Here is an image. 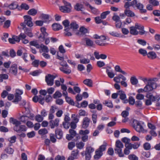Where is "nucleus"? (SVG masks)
Segmentation results:
<instances>
[{
	"label": "nucleus",
	"instance_id": "obj_1",
	"mask_svg": "<svg viewBox=\"0 0 160 160\" xmlns=\"http://www.w3.org/2000/svg\"><path fill=\"white\" fill-rule=\"evenodd\" d=\"M133 127L135 130L139 132L143 133L145 131L144 129V124L136 120H134L133 123Z\"/></svg>",
	"mask_w": 160,
	"mask_h": 160
},
{
	"label": "nucleus",
	"instance_id": "obj_2",
	"mask_svg": "<svg viewBox=\"0 0 160 160\" xmlns=\"http://www.w3.org/2000/svg\"><path fill=\"white\" fill-rule=\"evenodd\" d=\"M64 6H60L59 7L60 11L64 13H68L71 12L72 8L71 4L65 0L63 1Z\"/></svg>",
	"mask_w": 160,
	"mask_h": 160
},
{
	"label": "nucleus",
	"instance_id": "obj_3",
	"mask_svg": "<svg viewBox=\"0 0 160 160\" xmlns=\"http://www.w3.org/2000/svg\"><path fill=\"white\" fill-rule=\"evenodd\" d=\"M132 6L133 7H136L139 9L141 13H144L146 12L147 10L146 9H143V5L142 3H140L138 0H134L131 2Z\"/></svg>",
	"mask_w": 160,
	"mask_h": 160
},
{
	"label": "nucleus",
	"instance_id": "obj_4",
	"mask_svg": "<svg viewBox=\"0 0 160 160\" xmlns=\"http://www.w3.org/2000/svg\"><path fill=\"white\" fill-rule=\"evenodd\" d=\"M34 115L33 113H29L25 115H22L20 117L21 122L23 123H26L29 119L33 120L34 119Z\"/></svg>",
	"mask_w": 160,
	"mask_h": 160
},
{
	"label": "nucleus",
	"instance_id": "obj_5",
	"mask_svg": "<svg viewBox=\"0 0 160 160\" xmlns=\"http://www.w3.org/2000/svg\"><path fill=\"white\" fill-rule=\"evenodd\" d=\"M56 77L51 74H48L45 76V80L48 85L52 86L54 84V80Z\"/></svg>",
	"mask_w": 160,
	"mask_h": 160
},
{
	"label": "nucleus",
	"instance_id": "obj_6",
	"mask_svg": "<svg viewBox=\"0 0 160 160\" xmlns=\"http://www.w3.org/2000/svg\"><path fill=\"white\" fill-rule=\"evenodd\" d=\"M157 87V84L156 83L151 82L148 83L145 86L144 90L146 92H149L152 91L155 89Z\"/></svg>",
	"mask_w": 160,
	"mask_h": 160
},
{
	"label": "nucleus",
	"instance_id": "obj_7",
	"mask_svg": "<svg viewBox=\"0 0 160 160\" xmlns=\"http://www.w3.org/2000/svg\"><path fill=\"white\" fill-rule=\"evenodd\" d=\"M60 64L62 66L59 68L61 71L66 74H69L71 72V70L69 68L68 66L67 63L63 64L62 62H60Z\"/></svg>",
	"mask_w": 160,
	"mask_h": 160
},
{
	"label": "nucleus",
	"instance_id": "obj_8",
	"mask_svg": "<svg viewBox=\"0 0 160 160\" xmlns=\"http://www.w3.org/2000/svg\"><path fill=\"white\" fill-rule=\"evenodd\" d=\"M41 31L42 33L38 37V38L40 41L43 42L44 41L45 37H47L48 34L46 32V28L44 27L41 28Z\"/></svg>",
	"mask_w": 160,
	"mask_h": 160
},
{
	"label": "nucleus",
	"instance_id": "obj_9",
	"mask_svg": "<svg viewBox=\"0 0 160 160\" xmlns=\"http://www.w3.org/2000/svg\"><path fill=\"white\" fill-rule=\"evenodd\" d=\"M24 19V23L28 26L31 27L33 26V23L32 21L31 17L28 15H25L23 17Z\"/></svg>",
	"mask_w": 160,
	"mask_h": 160
},
{
	"label": "nucleus",
	"instance_id": "obj_10",
	"mask_svg": "<svg viewBox=\"0 0 160 160\" xmlns=\"http://www.w3.org/2000/svg\"><path fill=\"white\" fill-rule=\"evenodd\" d=\"M88 32V30L86 28L84 27H82L80 28L79 31L75 32V34L77 35L81 36Z\"/></svg>",
	"mask_w": 160,
	"mask_h": 160
},
{
	"label": "nucleus",
	"instance_id": "obj_11",
	"mask_svg": "<svg viewBox=\"0 0 160 160\" xmlns=\"http://www.w3.org/2000/svg\"><path fill=\"white\" fill-rule=\"evenodd\" d=\"M60 119L56 118L54 120H51L49 121V124L51 128H54L55 127L58 126L59 124Z\"/></svg>",
	"mask_w": 160,
	"mask_h": 160
},
{
	"label": "nucleus",
	"instance_id": "obj_12",
	"mask_svg": "<svg viewBox=\"0 0 160 160\" xmlns=\"http://www.w3.org/2000/svg\"><path fill=\"white\" fill-rule=\"evenodd\" d=\"M135 26L136 27L137 29H138L140 30L139 32V34H140L142 35L145 34L146 32L144 30V27L143 26L140 24L136 23L135 24Z\"/></svg>",
	"mask_w": 160,
	"mask_h": 160
},
{
	"label": "nucleus",
	"instance_id": "obj_13",
	"mask_svg": "<svg viewBox=\"0 0 160 160\" xmlns=\"http://www.w3.org/2000/svg\"><path fill=\"white\" fill-rule=\"evenodd\" d=\"M10 72L12 75L16 76L18 72L17 66L16 65H12L10 68Z\"/></svg>",
	"mask_w": 160,
	"mask_h": 160
},
{
	"label": "nucleus",
	"instance_id": "obj_14",
	"mask_svg": "<svg viewBox=\"0 0 160 160\" xmlns=\"http://www.w3.org/2000/svg\"><path fill=\"white\" fill-rule=\"evenodd\" d=\"M146 97L147 98L150 99L152 101H154L156 100L158 101L160 99V98L159 96H153L152 94L150 93L147 94Z\"/></svg>",
	"mask_w": 160,
	"mask_h": 160
},
{
	"label": "nucleus",
	"instance_id": "obj_15",
	"mask_svg": "<svg viewBox=\"0 0 160 160\" xmlns=\"http://www.w3.org/2000/svg\"><path fill=\"white\" fill-rule=\"evenodd\" d=\"M90 120L87 117H85L83 120L82 127L83 128L86 129L89 126Z\"/></svg>",
	"mask_w": 160,
	"mask_h": 160
},
{
	"label": "nucleus",
	"instance_id": "obj_16",
	"mask_svg": "<svg viewBox=\"0 0 160 160\" xmlns=\"http://www.w3.org/2000/svg\"><path fill=\"white\" fill-rule=\"evenodd\" d=\"M74 9L77 11H81L82 13H85L83 11V10L84 9V6L81 3H76L74 6Z\"/></svg>",
	"mask_w": 160,
	"mask_h": 160
},
{
	"label": "nucleus",
	"instance_id": "obj_17",
	"mask_svg": "<svg viewBox=\"0 0 160 160\" xmlns=\"http://www.w3.org/2000/svg\"><path fill=\"white\" fill-rule=\"evenodd\" d=\"M55 132L56 137L57 139H61L62 138L63 132L61 129L58 128H56Z\"/></svg>",
	"mask_w": 160,
	"mask_h": 160
},
{
	"label": "nucleus",
	"instance_id": "obj_18",
	"mask_svg": "<svg viewBox=\"0 0 160 160\" xmlns=\"http://www.w3.org/2000/svg\"><path fill=\"white\" fill-rule=\"evenodd\" d=\"M20 41L19 38L16 36H13L12 38L8 39V41L11 44H14L16 42H19Z\"/></svg>",
	"mask_w": 160,
	"mask_h": 160
},
{
	"label": "nucleus",
	"instance_id": "obj_19",
	"mask_svg": "<svg viewBox=\"0 0 160 160\" xmlns=\"http://www.w3.org/2000/svg\"><path fill=\"white\" fill-rule=\"evenodd\" d=\"M130 33L132 35H136L139 33V32L137 30V29L135 26L131 27L130 28Z\"/></svg>",
	"mask_w": 160,
	"mask_h": 160
},
{
	"label": "nucleus",
	"instance_id": "obj_20",
	"mask_svg": "<svg viewBox=\"0 0 160 160\" xmlns=\"http://www.w3.org/2000/svg\"><path fill=\"white\" fill-rule=\"evenodd\" d=\"M116 153H117L119 157H123L124 156V154L123 153L122 150V148H118L116 147L114 149Z\"/></svg>",
	"mask_w": 160,
	"mask_h": 160
},
{
	"label": "nucleus",
	"instance_id": "obj_21",
	"mask_svg": "<svg viewBox=\"0 0 160 160\" xmlns=\"http://www.w3.org/2000/svg\"><path fill=\"white\" fill-rule=\"evenodd\" d=\"M10 122L15 125V126H19L21 124L20 121L13 118H10L9 119Z\"/></svg>",
	"mask_w": 160,
	"mask_h": 160
},
{
	"label": "nucleus",
	"instance_id": "obj_22",
	"mask_svg": "<svg viewBox=\"0 0 160 160\" xmlns=\"http://www.w3.org/2000/svg\"><path fill=\"white\" fill-rule=\"evenodd\" d=\"M124 12L126 15L128 17H132L135 16L134 13L129 9H125Z\"/></svg>",
	"mask_w": 160,
	"mask_h": 160
},
{
	"label": "nucleus",
	"instance_id": "obj_23",
	"mask_svg": "<svg viewBox=\"0 0 160 160\" xmlns=\"http://www.w3.org/2000/svg\"><path fill=\"white\" fill-rule=\"evenodd\" d=\"M95 155L94 156V158L96 160H98L103 155L102 152L97 149L95 151Z\"/></svg>",
	"mask_w": 160,
	"mask_h": 160
},
{
	"label": "nucleus",
	"instance_id": "obj_24",
	"mask_svg": "<svg viewBox=\"0 0 160 160\" xmlns=\"http://www.w3.org/2000/svg\"><path fill=\"white\" fill-rule=\"evenodd\" d=\"M138 79L143 81L145 83L148 84L151 82V79L150 78L140 76L138 77Z\"/></svg>",
	"mask_w": 160,
	"mask_h": 160
},
{
	"label": "nucleus",
	"instance_id": "obj_25",
	"mask_svg": "<svg viewBox=\"0 0 160 160\" xmlns=\"http://www.w3.org/2000/svg\"><path fill=\"white\" fill-rule=\"evenodd\" d=\"M148 57L151 59H154L157 57V55L156 53L153 51L149 52L147 54Z\"/></svg>",
	"mask_w": 160,
	"mask_h": 160
},
{
	"label": "nucleus",
	"instance_id": "obj_26",
	"mask_svg": "<svg viewBox=\"0 0 160 160\" xmlns=\"http://www.w3.org/2000/svg\"><path fill=\"white\" fill-rule=\"evenodd\" d=\"M8 7L10 9H14L17 8L18 10L19 6L17 2H13L10 4Z\"/></svg>",
	"mask_w": 160,
	"mask_h": 160
},
{
	"label": "nucleus",
	"instance_id": "obj_27",
	"mask_svg": "<svg viewBox=\"0 0 160 160\" xmlns=\"http://www.w3.org/2000/svg\"><path fill=\"white\" fill-rule=\"evenodd\" d=\"M109 34L112 36L119 38H123L124 36L121 33H118V32L115 31H111L109 32Z\"/></svg>",
	"mask_w": 160,
	"mask_h": 160
},
{
	"label": "nucleus",
	"instance_id": "obj_28",
	"mask_svg": "<svg viewBox=\"0 0 160 160\" xmlns=\"http://www.w3.org/2000/svg\"><path fill=\"white\" fill-rule=\"evenodd\" d=\"M53 29L54 31H58L62 29V26L59 24L54 23L52 25Z\"/></svg>",
	"mask_w": 160,
	"mask_h": 160
},
{
	"label": "nucleus",
	"instance_id": "obj_29",
	"mask_svg": "<svg viewBox=\"0 0 160 160\" xmlns=\"http://www.w3.org/2000/svg\"><path fill=\"white\" fill-rule=\"evenodd\" d=\"M71 119L72 121V122L78 123L79 121V117L78 114H72L71 115Z\"/></svg>",
	"mask_w": 160,
	"mask_h": 160
},
{
	"label": "nucleus",
	"instance_id": "obj_30",
	"mask_svg": "<svg viewBox=\"0 0 160 160\" xmlns=\"http://www.w3.org/2000/svg\"><path fill=\"white\" fill-rule=\"evenodd\" d=\"M40 48L41 49V51H40V52L48 53L49 52V50L48 47L43 44H41L40 46Z\"/></svg>",
	"mask_w": 160,
	"mask_h": 160
},
{
	"label": "nucleus",
	"instance_id": "obj_31",
	"mask_svg": "<svg viewBox=\"0 0 160 160\" xmlns=\"http://www.w3.org/2000/svg\"><path fill=\"white\" fill-rule=\"evenodd\" d=\"M71 156H72V157L74 159H77L79 156L78 150L76 149L72 151L71 153Z\"/></svg>",
	"mask_w": 160,
	"mask_h": 160
},
{
	"label": "nucleus",
	"instance_id": "obj_32",
	"mask_svg": "<svg viewBox=\"0 0 160 160\" xmlns=\"http://www.w3.org/2000/svg\"><path fill=\"white\" fill-rule=\"evenodd\" d=\"M29 8V6L26 3H22L20 6L18 8V10H21L22 9H24L26 10H28Z\"/></svg>",
	"mask_w": 160,
	"mask_h": 160
},
{
	"label": "nucleus",
	"instance_id": "obj_33",
	"mask_svg": "<svg viewBox=\"0 0 160 160\" xmlns=\"http://www.w3.org/2000/svg\"><path fill=\"white\" fill-rule=\"evenodd\" d=\"M130 81L131 83L133 85L137 84L138 82V79L135 76H132L131 78Z\"/></svg>",
	"mask_w": 160,
	"mask_h": 160
},
{
	"label": "nucleus",
	"instance_id": "obj_34",
	"mask_svg": "<svg viewBox=\"0 0 160 160\" xmlns=\"http://www.w3.org/2000/svg\"><path fill=\"white\" fill-rule=\"evenodd\" d=\"M4 151L8 154H12L14 152V149L12 148L8 147H6L4 150Z\"/></svg>",
	"mask_w": 160,
	"mask_h": 160
},
{
	"label": "nucleus",
	"instance_id": "obj_35",
	"mask_svg": "<svg viewBox=\"0 0 160 160\" xmlns=\"http://www.w3.org/2000/svg\"><path fill=\"white\" fill-rule=\"evenodd\" d=\"M103 104L109 108H112L113 107L112 102L110 100H105L103 102Z\"/></svg>",
	"mask_w": 160,
	"mask_h": 160
},
{
	"label": "nucleus",
	"instance_id": "obj_36",
	"mask_svg": "<svg viewBox=\"0 0 160 160\" xmlns=\"http://www.w3.org/2000/svg\"><path fill=\"white\" fill-rule=\"evenodd\" d=\"M63 96L65 97L66 102L71 105H74V102L73 101L70 97H68V95Z\"/></svg>",
	"mask_w": 160,
	"mask_h": 160
},
{
	"label": "nucleus",
	"instance_id": "obj_37",
	"mask_svg": "<svg viewBox=\"0 0 160 160\" xmlns=\"http://www.w3.org/2000/svg\"><path fill=\"white\" fill-rule=\"evenodd\" d=\"M135 106L138 108L139 109H143L142 108V102L140 100H137L135 102Z\"/></svg>",
	"mask_w": 160,
	"mask_h": 160
},
{
	"label": "nucleus",
	"instance_id": "obj_38",
	"mask_svg": "<svg viewBox=\"0 0 160 160\" xmlns=\"http://www.w3.org/2000/svg\"><path fill=\"white\" fill-rule=\"evenodd\" d=\"M118 94L120 96V98L122 100H124L126 98V96L124 92L120 90L118 92Z\"/></svg>",
	"mask_w": 160,
	"mask_h": 160
},
{
	"label": "nucleus",
	"instance_id": "obj_39",
	"mask_svg": "<svg viewBox=\"0 0 160 160\" xmlns=\"http://www.w3.org/2000/svg\"><path fill=\"white\" fill-rule=\"evenodd\" d=\"M83 83L88 86L91 87L92 86V81L90 79H86L83 81Z\"/></svg>",
	"mask_w": 160,
	"mask_h": 160
},
{
	"label": "nucleus",
	"instance_id": "obj_40",
	"mask_svg": "<svg viewBox=\"0 0 160 160\" xmlns=\"http://www.w3.org/2000/svg\"><path fill=\"white\" fill-rule=\"evenodd\" d=\"M89 8L91 9L92 12L94 14H98L100 13V12L96 8L92 7L89 4H88Z\"/></svg>",
	"mask_w": 160,
	"mask_h": 160
},
{
	"label": "nucleus",
	"instance_id": "obj_41",
	"mask_svg": "<svg viewBox=\"0 0 160 160\" xmlns=\"http://www.w3.org/2000/svg\"><path fill=\"white\" fill-rule=\"evenodd\" d=\"M37 10L34 9L32 8L30 9L28 11V13L29 15L33 16H35L37 13Z\"/></svg>",
	"mask_w": 160,
	"mask_h": 160
},
{
	"label": "nucleus",
	"instance_id": "obj_42",
	"mask_svg": "<svg viewBox=\"0 0 160 160\" xmlns=\"http://www.w3.org/2000/svg\"><path fill=\"white\" fill-rule=\"evenodd\" d=\"M61 88L63 90L62 92V95H68V93L67 92V86L65 84H61Z\"/></svg>",
	"mask_w": 160,
	"mask_h": 160
},
{
	"label": "nucleus",
	"instance_id": "obj_43",
	"mask_svg": "<svg viewBox=\"0 0 160 160\" xmlns=\"http://www.w3.org/2000/svg\"><path fill=\"white\" fill-rule=\"evenodd\" d=\"M70 27L71 29H72L73 30L76 31V30L78 29V25L75 22H72L70 24Z\"/></svg>",
	"mask_w": 160,
	"mask_h": 160
},
{
	"label": "nucleus",
	"instance_id": "obj_44",
	"mask_svg": "<svg viewBox=\"0 0 160 160\" xmlns=\"http://www.w3.org/2000/svg\"><path fill=\"white\" fill-rule=\"evenodd\" d=\"M85 145V143L82 142H77L76 144L77 148L80 149H82Z\"/></svg>",
	"mask_w": 160,
	"mask_h": 160
},
{
	"label": "nucleus",
	"instance_id": "obj_45",
	"mask_svg": "<svg viewBox=\"0 0 160 160\" xmlns=\"http://www.w3.org/2000/svg\"><path fill=\"white\" fill-rule=\"evenodd\" d=\"M106 72L108 76L110 78H112L115 75L114 73L112 71H110L108 69H106Z\"/></svg>",
	"mask_w": 160,
	"mask_h": 160
},
{
	"label": "nucleus",
	"instance_id": "obj_46",
	"mask_svg": "<svg viewBox=\"0 0 160 160\" xmlns=\"http://www.w3.org/2000/svg\"><path fill=\"white\" fill-rule=\"evenodd\" d=\"M107 146V143L105 142H104V144L100 146L99 148L97 150H99L101 152L104 151L106 149V146Z\"/></svg>",
	"mask_w": 160,
	"mask_h": 160
},
{
	"label": "nucleus",
	"instance_id": "obj_47",
	"mask_svg": "<svg viewBox=\"0 0 160 160\" xmlns=\"http://www.w3.org/2000/svg\"><path fill=\"white\" fill-rule=\"evenodd\" d=\"M149 2L153 6H158L159 5V2L157 0H149Z\"/></svg>",
	"mask_w": 160,
	"mask_h": 160
},
{
	"label": "nucleus",
	"instance_id": "obj_48",
	"mask_svg": "<svg viewBox=\"0 0 160 160\" xmlns=\"http://www.w3.org/2000/svg\"><path fill=\"white\" fill-rule=\"evenodd\" d=\"M29 43L30 45L34 46L38 48H40V46L36 40L31 41Z\"/></svg>",
	"mask_w": 160,
	"mask_h": 160
},
{
	"label": "nucleus",
	"instance_id": "obj_49",
	"mask_svg": "<svg viewBox=\"0 0 160 160\" xmlns=\"http://www.w3.org/2000/svg\"><path fill=\"white\" fill-rule=\"evenodd\" d=\"M0 82H2L3 79H7L8 78V76L6 74H1L0 75Z\"/></svg>",
	"mask_w": 160,
	"mask_h": 160
},
{
	"label": "nucleus",
	"instance_id": "obj_50",
	"mask_svg": "<svg viewBox=\"0 0 160 160\" xmlns=\"http://www.w3.org/2000/svg\"><path fill=\"white\" fill-rule=\"evenodd\" d=\"M15 98L13 101L14 102H17L20 101L22 99L21 96L20 95L14 94Z\"/></svg>",
	"mask_w": 160,
	"mask_h": 160
},
{
	"label": "nucleus",
	"instance_id": "obj_51",
	"mask_svg": "<svg viewBox=\"0 0 160 160\" xmlns=\"http://www.w3.org/2000/svg\"><path fill=\"white\" fill-rule=\"evenodd\" d=\"M94 150V148L89 146L86 148L85 152L91 154V153L93 152Z\"/></svg>",
	"mask_w": 160,
	"mask_h": 160
},
{
	"label": "nucleus",
	"instance_id": "obj_52",
	"mask_svg": "<svg viewBox=\"0 0 160 160\" xmlns=\"http://www.w3.org/2000/svg\"><path fill=\"white\" fill-rule=\"evenodd\" d=\"M35 120L38 122H42L43 119V117L39 114L36 115L35 117Z\"/></svg>",
	"mask_w": 160,
	"mask_h": 160
},
{
	"label": "nucleus",
	"instance_id": "obj_53",
	"mask_svg": "<svg viewBox=\"0 0 160 160\" xmlns=\"http://www.w3.org/2000/svg\"><path fill=\"white\" fill-rule=\"evenodd\" d=\"M115 147L122 148H123V145L121 141L119 140H118L116 142Z\"/></svg>",
	"mask_w": 160,
	"mask_h": 160
},
{
	"label": "nucleus",
	"instance_id": "obj_54",
	"mask_svg": "<svg viewBox=\"0 0 160 160\" xmlns=\"http://www.w3.org/2000/svg\"><path fill=\"white\" fill-rule=\"evenodd\" d=\"M48 131L46 128L41 129L38 131V133L39 134L43 135L48 133Z\"/></svg>",
	"mask_w": 160,
	"mask_h": 160
},
{
	"label": "nucleus",
	"instance_id": "obj_55",
	"mask_svg": "<svg viewBox=\"0 0 160 160\" xmlns=\"http://www.w3.org/2000/svg\"><path fill=\"white\" fill-rule=\"evenodd\" d=\"M62 93L59 91H57L53 95V97L54 98H57L61 97Z\"/></svg>",
	"mask_w": 160,
	"mask_h": 160
},
{
	"label": "nucleus",
	"instance_id": "obj_56",
	"mask_svg": "<svg viewBox=\"0 0 160 160\" xmlns=\"http://www.w3.org/2000/svg\"><path fill=\"white\" fill-rule=\"evenodd\" d=\"M41 72V70H36L31 72L30 74L33 76H36L38 75Z\"/></svg>",
	"mask_w": 160,
	"mask_h": 160
},
{
	"label": "nucleus",
	"instance_id": "obj_57",
	"mask_svg": "<svg viewBox=\"0 0 160 160\" xmlns=\"http://www.w3.org/2000/svg\"><path fill=\"white\" fill-rule=\"evenodd\" d=\"M89 132V131L88 130L86 129L85 130H80L79 132V133L81 135H85L88 134Z\"/></svg>",
	"mask_w": 160,
	"mask_h": 160
},
{
	"label": "nucleus",
	"instance_id": "obj_58",
	"mask_svg": "<svg viewBox=\"0 0 160 160\" xmlns=\"http://www.w3.org/2000/svg\"><path fill=\"white\" fill-rule=\"evenodd\" d=\"M75 146V144L74 142H70L68 143V148L69 150H72Z\"/></svg>",
	"mask_w": 160,
	"mask_h": 160
},
{
	"label": "nucleus",
	"instance_id": "obj_59",
	"mask_svg": "<svg viewBox=\"0 0 160 160\" xmlns=\"http://www.w3.org/2000/svg\"><path fill=\"white\" fill-rule=\"evenodd\" d=\"M128 158L130 160H138V157L135 155L132 154L128 156Z\"/></svg>",
	"mask_w": 160,
	"mask_h": 160
},
{
	"label": "nucleus",
	"instance_id": "obj_60",
	"mask_svg": "<svg viewBox=\"0 0 160 160\" xmlns=\"http://www.w3.org/2000/svg\"><path fill=\"white\" fill-rule=\"evenodd\" d=\"M110 13V11H107L102 13L101 14V17L102 19H104L106 17V16Z\"/></svg>",
	"mask_w": 160,
	"mask_h": 160
},
{
	"label": "nucleus",
	"instance_id": "obj_61",
	"mask_svg": "<svg viewBox=\"0 0 160 160\" xmlns=\"http://www.w3.org/2000/svg\"><path fill=\"white\" fill-rule=\"evenodd\" d=\"M128 102L130 104L133 105L135 103V100L132 97L130 96L129 98Z\"/></svg>",
	"mask_w": 160,
	"mask_h": 160
},
{
	"label": "nucleus",
	"instance_id": "obj_62",
	"mask_svg": "<svg viewBox=\"0 0 160 160\" xmlns=\"http://www.w3.org/2000/svg\"><path fill=\"white\" fill-rule=\"evenodd\" d=\"M25 33L30 37H32L33 35L30 30L26 29L25 30Z\"/></svg>",
	"mask_w": 160,
	"mask_h": 160
},
{
	"label": "nucleus",
	"instance_id": "obj_63",
	"mask_svg": "<svg viewBox=\"0 0 160 160\" xmlns=\"http://www.w3.org/2000/svg\"><path fill=\"white\" fill-rule=\"evenodd\" d=\"M58 50L59 52L62 54L65 53L66 51L64 49L63 46L62 45H60L58 47Z\"/></svg>",
	"mask_w": 160,
	"mask_h": 160
},
{
	"label": "nucleus",
	"instance_id": "obj_64",
	"mask_svg": "<svg viewBox=\"0 0 160 160\" xmlns=\"http://www.w3.org/2000/svg\"><path fill=\"white\" fill-rule=\"evenodd\" d=\"M138 52L140 54L143 55V56L147 55L148 53L147 51L146 50L143 49L141 48L139 49L138 50Z\"/></svg>",
	"mask_w": 160,
	"mask_h": 160
}]
</instances>
